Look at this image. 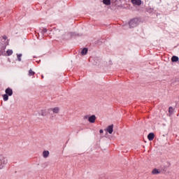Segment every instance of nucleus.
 <instances>
[{
	"instance_id": "1",
	"label": "nucleus",
	"mask_w": 179,
	"mask_h": 179,
	"mask_svg": "<svg viewBox=\"0 0 179 179\" xmlns=\"http://www.w3.org/2000/svg\"><path fill=\"white\" fill-rule=\"evenodd\" d=\"M8 157L5 155H0V169H3L6 164H8Z\"/></svg>"
},
{
	"instance_id": "2",
	"label": "nucleus",
	"mask_w": 179,
	"mask_h": 179,
	"mask_svg": "<svg viewBox=\"0 0 179 179\" xmlns=\"http://www.w3.org/2000/svg\"><path fill=\"white\" fill-rule=\"evenodd\" d=\"M139 24V19L138 18H134L131 20L129 22V26L130 29H133L134 27H136Z\"/></svg>"
},
{
	"instance_id": "3",
	"label": "nucleus",
	"mask_w": 179,
	"mask_h": 179,
	"mask_svg": "<svg viewBox=\"0 0 179 179\" xmlns=\"http://www.w3.org/2000/svg\"><path fill=\"white\" fill-rule=\"evenodd\" d=\"M49 114H51V110L50 108H43L39 112V115L42 117H47Z\"/></svg>"
},
{
	"instance_id": "4",
	"label": "nucleus",
	"mask_w": 179,
	"mask_h": 179,
	"mask_svg": "<svg viewBox=\"0 0 179 179\" xmlns=\"http://www.w3.org/2000/svg\"><path fill=\"white\" fill-rule=\"evenodd\" d=\"M106 131L110 134V135H111V134H113V131H114V124L108 126Z\"/></svg>"
},
{
	"instance_id": "5",
	"label": "nucleus",
	"mask_w": 179,
	"mask_h": 179,
	"mask_svg": "<svg viewBox=\"0 0 179 179\" xmlns=\"http://www.w3.org/2000/svg\"><path fill=\"white\" fill-rule=\"evenodd\" d=\"M88 121L89 122H91V124H94V122H96V115H92L90 116Z\"/></svg>"
},
{
	"instance_id": "6",
	"label": "nucleus",
	"mask_w": 179,
	"mask_h": 179,
	"mask_svg": "<svg viewBox=\"0 0 179 179\" xmlns=\"http://www.w3.org/2000/svg\"><path fill=\"white\" fill-rule=\"evenodd\" d=\"M50 113H53L54 114H58L59 113V107H55V108H50Z\"/></svg>"
},
{
	"instance_id": "7",
	"label": "nucleus",
	"mask_w": 179,
	"mask_h": 179,
	"mask_svg": "<svg viewBox=\"0 0 179 179\" xmlns=\"http://www.w3.org/2000/svg\"><path fill=\"white\" fill-rule=\"evenodd\" d=\"M131 2L134 6L142 5V1H131Z\"/></svg>"
},
{
	"instance_id": "8",
	"label": "nucleus",
	"mask_w": 179,
	"mask_h": 179,
	"mask_svg": "<svg viewBox=\"0 0 179 179\" xmlns=\"http://www.w3.org/2000/svg\"><path fill=\"white\" fill-rule=\"evenodd\" d=\"M5 92L6 94H8V96H12V94H13V90L10 87L7 88Z\"/></svg>"
},
{
	"instance_id": "9",
	"label": "nucleus",
	"mask_w": 179,
	"mask_h": 179,
	"mask_svg": "<svg viewBox=\"0 0 179 179\" xmlns=\"http://www.w3.org/2000/svg\"><path fill=\"white\" fill-rule=\"evenodd\" d=\"M6 48V45H4L3 44L1 43L0 44V52L3 54L5 52V49Z\"/></svg>"
},
{
	"instance_id": "10",
	"label": "nucleus",
	"mask_w": 179,
	"mask_h": 179,
	"mask_svg": "<svg viewBox=\"0 0 179 179\" xmlns=\"http://www.w3.org/2000/svg\"><path fill=\"white\" fill-rule=\"evenodd\" d=\"M50 156V152L48 150H44L43 152V157L45 159H47V157H48Z\"/></svg>"
},
{
	"instance_id": "11",
	"label": "nucleus",
	"mask_w": 179,
	"mask_h": 179,
	"mask_svg": "<svg viewBox=\"0 0 179 179\" xmlns=\"http://www.w3.org/2000/svg\"><path fill=\"white\" fill-rule=\"evenodd\" d=\"M148 139L150 141H153L155 139V134L154 133H150L148 135Z\"/></svg>"
},
{
	"instance_id": "12",
	"label": "nucleus",
	"mask_w": 179,
	"mask_h": 179,
	"mask_svg": "<svg viewBox=\"0 0 179 179\" xmlns=\"http://www.w3.org/2000/svg\"><path fill=\"white\" fill-rule=\"evenodd\" d=\"M88 49L87 48H85L81 51V55H86L87 54Z\"/></svg>"
},
{
	"instance_id": "13",
	"label": "nucleus",
	"mask_w": 179,
	"mask_h": 179,
	"mask_svg": "<svg viewBox=\"0 0 179 179\" xmlns=\"http://www.w3.org/2000/svg\"><path fill=\"white\" fill-rule=\"evenodd\" d=\"M3 99L4 101H8V100H9V95L7 94H3Z\"/></svg>"
},
{
	"instance_id": "14",
	"label": "nucleus",
	"mask_w": 179,
	"mask_h": 179,
	"mask_svg": "<svg viewBox=\"0 0 179 179\" xmlns=\"http://www.w3.org/2000/svg\"><path fill=\"white\" fill-rule=\"evenodd\" d=\"M152 174H160V171H159V169H154L152 171Z\"/></svg>"
},
{
	"instance_id": "15",
	"label": "nucleus",
	"mask_w": 179,
	"mask_h": 179,
	"mask_svg": "<svg viewBox=\"0 0 179 179\" xmlns=\"http://www.w3.org/2000/svg\"><path fill=\"white\" fill-rule=\"evenodd\" d=\"M172 62H177L178 61V57L173 56L171 58Z\"/></svg>"
},
{
	"instance_id": "16",
	"label": "nucleus",
	"mask_w": 179,
	"mask_h": 179,
	"mask_svg": "<svg viewBox=\"0 0 179 179\" xmlns=\"http://www.w3.org/2000/svg\"><path fill=\"white\" fill-rule=\"evenodd\" d=\"M6 54H7L8 57H9V56H10V55H12L13 54V50H8L6 51Z\"/></svg>"
},
{
	"instance_id": "17",
	"label": "nucleus",
	"mask_w": 179,
	"mask_h": 179,
	"mask_svg": "<svg viewBox=\"0 0 179 179\" xmlns=\"http://www.w3.org/2000/svg\"><path fill=\"white\" fill-rule=\"evenodd\" d=\"M103 5H111V1H103Z\"/></svg>"
},
{
	"instance_id": "18",
	"label": "nucleus",
	"mask_w": 179,
	"mask_h": 179,
	"mask_svg": "<svg viewBox=\"0 0 179 179\" xmlns=\"http://www.w3.org/2000/svg\"><path fill=\"white\" fill-rule=\"evenodd\" d=\"M17 59L20 62L22 61V54H17Z\"/></svg>"
},
{
	"instance_id": "19",
	"label": "nucleus",
	"mask_w": 179,
	"mask_h": 179,
	"mask_svg": "<svg viewBox=\"0 0 179 179\" xmlns=\"http://www.w3.org/2000/svg\"><path fill=\"white\" fill-rule=\"evenodd\" d=\"M34 73H34V71H31V69L29 70V76H33V75H34Z\"/></svg>"
},
{
	"instance_id": "20",
	"label": "nucleus",
	"mask_w": 179,
	"mask_h": 179,
	"mask_svg": "<svg viewBox=\"0 0 179 179\" xmlns=\"http://www.w3.org/2000/svg\"><path fill=\"white\" fill-rule=\"evenodd\" d=\"M174 110V109L173 108V107H169V113H170V114H173V111Z\"/></svg>"
},
{
	"instance_id": "21",
	"label": "nucleus",
	"mask_w": 179,
	"mask_h": 179,
	"mask_svg": "<svg viewBox=\"0 0 179 179\" xmlns=\"http://www.w3.org/2000/svg\"><path fill=\"white\" fill-rule=\"evenodd\" d=\"M118 1H113V3H112V5L113 6H117V5L118 4Z\"/></svg>"
},
{
	"instance_id": "22",
	"label": "nucleus",
	"mask_w": 179,
	"mask_h": 179,
	"mask_svg": "<svg viewBox=\"0 0 179 179\" xmlns=\"http://www.w3.org/2000/svg\"><path fill=\"white\" fill-rule=\"evenodd\" d=\"M47 29L44 28L43 30H42V34H44V33H47Z\"/></svg>"
},
{
	"instance_id": "23",
	"label": "nucleus",
	"mask_w": 179,
	"mask_h": 179,
	"mask_svg": "<svg viewBox=\"0 0 179 179\" xmlns=\"http://www.w3.org/2000/svg\"><path fill=\"white\" fill-rule=\"evenodd\" d=\"M90 117V116H89V115H85L84 117H83V119H84V120H89Z\"/></svg>"
},
{
	"instance_id": "24",
	"label": "nucleus",
	"mask_w": 179,
	"mask_h": 179,
	"mask_svg": "<svg viewBox=\"0 0 179 179\" xmlns=\"http://www.w3.org/2000/svg\"><path fill=\"white\" fill-rule=\"evenodd\" d=\"M3 40H6V39L8 38V36H3Z\"/></svg>"
},
{
	"instance_id": "25",
	"label": "nucleus",
	"mask_w": 179,
	"mask_h": 179,
	"mask_svg": "<svg viewBox=\"0 0 179 179\" xmlns=\"http://www.w3.org/2000/svg\"><path fill=\"white\" fill-rule=\"evenodd\" d=\"M103 132H104V131H103V129H100V130H99V133H100V134H103Z\"/></svg>"
},
{
	"instance_id": "26",
	"label": "nucleus",
	"mask_w": 179,
	"mask_h": 179,
	"mask_svg": "<svg viewBox=\"0 0 179 179\" xmlns=\"http://www.w3.org/2000/svg\"><path fill=\"white\" fill-rule=\"evenodd\" d=\"M103 1H110V0H103Z\"/></svg>"
}]
</instances>
